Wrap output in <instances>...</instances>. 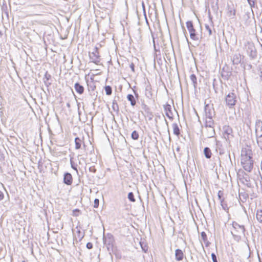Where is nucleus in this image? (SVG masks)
Listing matches in <instances>:
<instances>
[{
    "mask_svg": "<svg viewBox=\"0 0 262 262\" xmlns=\"http://www.w3.org/2000/svg\"><path fill=\"white\" fill-rule=\"evenodd\" d=\"M252 151L249 149H243L241 154V164L243 168L248 172H251L253 167Z\"/></svg>",
    "mask_w": 262,
    "mask_h": 262,
    "instance_id": "nucleus-1",
    "label": "nucleus"
},
{
    "mask_svg": "<svg viewBox=\"0 0 262 262\" xmlns=\"http://www.w3.org/2000/svg\"><path fill=\"white\" fill-rule=\"evenodd\" d=\"M232 227L233 230H231V233L233 235L234 239L236 241H239L241 239V235H244L245 232V228L244 226L240 225L236 222H233Z\"/></svg>",
    "mask_w": 262,
    "mask_h": 262,
    "instance_id": "nucleus-2",
    "label": "nucleus"
},
{
    "mask_svg": "<svg viewBox=\"0 0 262 262\" xmlns=\"http://www.w3.org/2000/svg\"><path fill=\"white\" fill-rule=\"evenodd\" d=\"M186 27L190 33L191 39L194 40H198V35L196 33L195 29L194 28L193 23L191 21L186 22Z\"/></svg>",
    "mask_w": 262,
    "mask_h": 262,
    "instance_id": "nucleus-3",
    "label": "nucleus"
},
{
    "mask_svg": "<svg viewBox=\"0 0 262 262\" xmlns=\"http://www.w3.org/2000/svg\"><path fill=\"white\" fill-rule=\"evenodd\" d=\"M226 104L229 107L234 106L236 102V97L234 93H229L225 98Z\"/></svg>",
    "mask_w": 262,
    "mask_h": 262,
    "instance_id": "nucleus-4",
    "label": "nucleus"
},
{
    "mask_svg": "<svg viewBox=\"0 0 262 262\" xmlns=\"http://www.w3.org/2000/svg\"><path fill=\"white\" fill-rule=\"evenodd\" d=\"M89 56L91 60L96 63L98 64L100 62V56L98 51V48H95L93 51L89 53Z\"/></svg>",
    "mask_w": 262,
    "mask_h": 262,
    "instance_id": "nucleus-5",
    "label": "nucleus"
},
{
    "mask_svg": "<svg viewBox=\"0 0 262 262\" xmlns=\"http://www.w3.org/2000/svg\"><path fill=\"white\" fill-rule=\"evenodd\" d=\"M223 135L225 139L227 140L232 138L233 136V130L231 127L228 125H225L223 128Z\"/></svg>",
    "mask_w": 262,
    "mask_h": 262,
    "instance_id": "nucleus-6",
    "label": "nucleus"
},
{
    "mask_svg": "<svg viewBox=\"0 0 262 262\" xmlns=\"http://www.w3.org/2000/svg\"><path fill=\"white\" fill-rule=\"evenodd\" d=\"M227 14L228 16L230 18L233 19L235 18L236 14V9L234 8L233 4H232L231 5H228Z\"/></svg>",
    "mask_w": 262,
    "mask_h": 262,
    "instance_id": "nucleus-7",
    "label": "nucleus"
},
{
    "mask_svg": "<svg viewBox=\"0 0 262 262\" xmlns=\"http://www.w3.org/2000/svg\"><path fill=\"white\" fill-rule=\"evenodd\" d=\"M255 134L256 136L262 135V121L259 120L257 121L256 122Z\"/></svg>",
    "mask_w": 262,
    "mask_h": 262,
    "instance_id": "nucleus-8",
    "label": "nucleus"
},
{
    "mask_svg": "<svg viewBox=\"0 0 262 262\" xmlns=\"http://www.w3.org/2000/svg\"><path fill=\"white\" fill-rule=\"evenodd\" d=\"M73 182L72 176L71 173L66 172L64 174L63 182L64 184L70 185L72 184Z\"/></svg>",
    "mask_w": 262,
    "mask_h": 262,
    "instance_id": "nucleus-9",
    "label": "nucleus"
},
{
    "mask_svg": "<svg viewBox=\"0 0 262 262\" xmlns=\"http://www.w3.org/2000/svg\"><path fill=\"white\" fill-rule=\"evenodd\" d=\"M103 242L105 244L112 246L114 242L113 236L111 234H107L105 236L103 237Z\"/></svg>",
    "mask_w": 262,
    "mask_h": 262,
    "instance_id": "nucleus-10",
    "label": "nucleus"
},
{
    "mask_svg": "<svg viewBox=\"0 0 262 262\" xmlns=\"http://www.w3.org/2000/svg\"><path fill=\"white\" fill-rule=\"evenodd\" d=\"M164 109L165 113V115L167 117L171 119L172 118V113L171 111V106L169 104L164 105Z\"/></svg>",
    "mask_w": 262,
    "mask_h": 262,
    "instance_id": "nucleus-11",
    "label": "nucleus"
},
{
    "mask_svg": "<svg viewBox=\"0 0 262 262\" xmlns=\"http://www.w3.org/2000/svg\"><path fill=\"white\" fill-rule=\"evenodd\" d=\"M233 64H239L242 60V56L239 53H235L231 58Z\"/></svg>",
    "mask_w": 262,
    "mask_h": 262,
    "instance_id": "nucleus-12",
    "label": "nucleus"
},
{
    "mask_svg": "<svg viewBox=\"0 0 262 262\" xmlns=\"http://www.w3.org/2000/svg\"><path fill=\"white\" fill-rule=\"evenodd\" d=\"M205 113L206 117H212L214 115L213 110H212L209 105H206L205 106Z\"/></svg>",
    "mask_w": 262,
    "mask_h": 262,
    "instance_id": "nucleus-13",
    "label": "nucleus"
},
{
    "mask_svg": "<svg viewBox=\"0 0 262 262\" xmlns=\"http://www.w3.org/2000/svg\"><path fill=\"white\" fill-rule=\"evenodd\" d=\"M74 88L76 92L79 94H83L84 92V87L80 84L78 82H76L74 85Z\"/></svg>",
    "mask_w": 262,
    "mask_h": 262,
    "instance_id": "nucleus-14",
    "label": "nucleus"
},
{
    "mask_svg": "<svg viewBox=\"0 0 262 262\" xmlns=\"http://www.w3.org/2000/svg\"><path fill=\"white\" fill-rule=\"evenodd\" d=\"M183 253L182 251L180 249H177L175 251V256H176V259L180 261L183 259Z\"/></svg>",
    "mask_w": 262,
    "mask_h": 262,
    "instance_id": "nucleus-15",
    "label": "nucleus"
},
{
    "mask_svg": "<svg viewBox=\"0 0 262 262\" xmlns=\"http://www.w3.org/2000/svg\"><path fill=\"white\" fill-rule=\"evenodd\" d=\"M215 135V130L213 127L207 128L206 136L207 138H212Z\"/></svg>",
    "mask_w": 262,
    "mask_h": 262,
    "instance_id": "nucleus-16",
    "label": "nucleus"
},
{
    "mask_svg": "<svg viewBox=\"0 0 262 262\" xmlns=\"http://www.w3.org/2000/svg\"><path fill=\"white\" fill-rule=\"evenodd\" d=\"M205 126L206 128L213 127L214 122L212 120V117H205Z\"/></svg>",
    "mask_w": 262,
    "mask_h": 262,
    "instance_id": "nucleus-17",
    "label": "nucleus"
},
{
    "mask_svg": "<svg viewBox=\"0 0 262 262\" xmlns=\"http://www.w3.org/2000/svg\"><path fill=\"white\" fill-rule=\"evenodd\" d=\"M172 128H173V134L175 135L179 136V135L180 134V129H179V127L178 124L176 123H173L172 124Z\"/></svg>",
    "mask_w": 262,
    "mask_h": 262,
    "instance_id": "nucleus-18",
    "label": "nucleus"
},
{
    "mask_svg": "<svg viewBox=\"0 0 262 262\" xmlns=\"http://www.w3.org/2000/svg\"><path fill=\"white\" fill-rule=\"evenodd\" d=\"M204 154L207 159H210L212 156V152L211 150L209 147H205L204 149Z\"/></svg>",
    "mask_w": 262,
    "mask_h": 262,
    "instance_id": "nucleus-19",
    "label": "nucleus"
},
{
    "mask_svg": "<svg viewBox=\"0 0 262 262\" xmlns=\"http://www.w3.org/2000/svg\"><path fill=\"white\" fill-rule=\"evenodd\" d=\"M127 100L130 102L132 106H135L136 104V101L134 98V96L132 94H128L127 96Z\"/></svg>",
    "mask_w": 262,
    "mask_h": 262,
    "instance_id": "nucleus-20",
    "label": "nucleus"
},
{
    "mask_svg": "<svg viewBox=\"0 0 262 262\" xmlns=\"http://www.w3.org/2000/svg\"><path fill=\"white\" fill-rule=\"evenodd\" d=\"M75 148L76 149H79L81 147L82 140L78 137L75 139Z\"/></svg>",
    "mask_w": 262,
    "mask_h": 262,
    "instance_id": "nucleus-21",
    "label": "nucleus"
},
{
    "mask_svg": "<svg viewBox=\"0 0 262 262\" xmlns=\"http://www.w3.org/2000/svg\"><path fill=\"white\" fill-rule=\"evenodd\" d=\"M190 78L192 82L194 88H195L197 85V79L195 75L193 74H191L190 76Z\"/></svg>",
    "mask_w": 262,
    "mask_h": 262,
    "instance_id": "nucleus-22",
    "label": "nucleus"
},
{
    "mask_svg": "<svg viewBox=\"0 0 262 262\" xmlns=\"http://www.w3.org/2000/svg\"><path fill=\"white\" fill-rule=\"evenodd\" d=\"M256 219L259 223H262V210L257 211Z\"/></svg>",
    "mask_w": 262,
    "mask_h": 262,
    "instance_id": "nucleus-23",
    "label": "nucleus"
},
{
    "mask_svg": "<svg viewBox=\"0 0 262 262\" xmlns=\"http://www.w3.org/2000/svg\"><path fill=\"white\" fill-rule=\"evenodd\" d=\"M220 202L221 205L222 207V208L224 210L228 211L229 208L228 207L227 203L225 202L224 200H222V201H220Z\"/></svg>",
    "mask_w": 262,
    "mask_h": 262,
    "instance_id": "nucleus-24",
    "label": "nucleus"
},
{
    "mask_svg": "<svg viewBox=\"0 0 262 262\" xmlns=\"http://www.w3.org/2000/svg\"><path fill=\"white\" fill-rule=\"evenodd\" d=\"M256 138L257 144L260 149H262V135L257 136Z\"/></svg>",
    "mask_w": 262,
    "mask_h": 262,
    "instance_id": "nucleus-25",
    "label": "nucleus"
},
{
    "mask_svg": "<svg viewBox=\"0 0 262 262\" xmlns=\"http://www.w3.org/2000/svg\"><path fill=\"white\" fill-rule=\"evenodd\" d=\"M201 236L202 239L203 241V242L204 243H207L206 245H207L208 242L207 241V235L205 233V232H202L201 234Z\"/></svg>",
    "mask_w": 262,
    "mask_h": 262,
    "instance_id": "nucleus-26",
    "label": "nucleus"
},
{
    "mask_svg": "<svg viewBox=\"0 0 262 262\" xmlns=\"http://www.w3.org/2000/svg\"><path fill=\"white\" fill-rule=\"evenodd\" d=\"M132 138L133 140H138L139 138V134L138 133L136 130H134L132 135H131Z\"/></svg>",
    "mask_w": 262,
    "mask_h": 262,
    "instance_id": "nucleus-27",
    "label": "nucleus"
},
{
    "mask_svg": "<svg viewBox=\"0 0 262 262\" xmlns=\"http://www.w3.org/2000/svg\"><path fill=\"white\" fill-rule=\"evenodd\" d=\"M105 91L107 95H110L112 93V88L108 85L105 87Z\"/></svg>",
    "mask_w": 262,
    "mask_h": 262,
    "instance_id": "nucleus-28",
    "label": "nucleus"
},
{
    "mask_svg": "<svg viewBox=\"0 0 262 262\" xmlns=\"http://www.w3.org/2000/svg\"><path fill=\"white\" fill-rule=\"evenodd\" d=\"M127 198L129 200L132 202H135L136 201L134 198V195L132 192L128 193Z\"/></svg>",
    "mask_w": 262,
    "mask_h": 262,
    "instance_id": "nucleus-29",
    "label": "nucleus"
},
{
    "mask_svg": "<svg viewBox=\"0 0 262 262\" xmlns=\"http://www.w3.org/2000/svg\"><path fill=\"white\" fill-rule=\"evenodd\" d=\"M205 27L206 30L208 32L209 35H211L212 34L211 28L210 27L209 25H207V24H205Z\"/></svg>",
    "mask_w": 262,
    "mask_h": 262,
    "instance_id": "nucleus-30",
    "label": "nucleus"
},
{
    "mask_svg": "<svg viewBox=\"0 0 262 262\" xmlns=\"http://www.w3.org/2000/svg\"><path fill=\"white\" fill-rule=\"evenodd\" d=\"M217 196H218L220 201H221L222 200H224V199L223 198V191L220 190L218 192Z\"/></svg>",
    "mask_w": 262,
    "mask_h": 262,
    "instance_id": "nucleus-31",
    "label": "nucleus"
},
{
    "mask_svg": "<svg viewBox=\"0 0 262 262\" xmlns=\"http://www.w3.org/2000/svg\"><path fill=\"white\" fill-rule=\"evenodd\" d=\"M249 5L250 7L252 8L254 7L255 6V0H247Z\"/></svg>",
    "mask_w": 262,
    "mask_h": 262,
    "instance_id": "nucleus-32",
    "label": "nucleus"
},
{
    "mask_svg": "<svg viewBox=\"0 0 262 262\" xmlns=\"http://www.w3.org/2000/svg\"><path fill=\"white\" fill-rule=\"evenodd\" d=\"M99 199H95L94 202V208H97L99 206Z\"/></svg>",
    "mask_w": 262,
    "mask_h": 262,
    "instance_id": "nucleus-33",
    "label": "nucleus"
},
{
    "mask_svg": "<svg viewBox=\"0 0 262 262\" xmlns=\"http://www.w3.org/2000/svg\"><path fill=\"white\" fill-rule=\"evenodd\" d=\"M70 163H71V165L72 168L73 169L75 170L77 172V171H78V170H77V167H76V166H75L74 165V162H73V161L72 160V159H70Z\"/></svg>",
    "mask_w": 262,
    "mask_h": 262,
    "instance_id": "nucleus-34",
    "label": "nucleus"
},
{
    "mask_svg": "<svg viewBox=\"0 0 262 262\" xmlns=\"http://www.w3.org/2000/svg\"><path fill=\"white\" fill-rule=\"evenodd\" d=\"M79 210L77 209H76L73 211L72 215L75 216H77L79 215Z\"/></svg>",
    "mask_w": 262,
    "mask_h": 262,
    "instance_id": "nucleus-35",
    "label": "nucleus"
},
{
    "mask_svg": "<svg viewBox=\"0 0 262 262\" xmlns=\"http://www.w3.org/2000/svg\"><path fill=\"white\" fill-rule=\"evenodd\" d=\"M211 257L213 262H217L216 256L214 253L211 254Z\"/></svg>",
    "mask_w": 262,
    "mask_h": 262,
    "instance_id": "nucleus-36",
    "label": "nucleus"
},
{
    "mask_svg": "<svg viewBox=\"0 0 262 262\" xmlns=\"http://www.w3.org/2000/svg\"><path fill=\"white\" fill-rule=\"evenodd\" d=\"M86 248L89 249H91L93 248V244L91 243H88L86 244Z\"/></svg>",
    "mask_w": 262,
    "mask_h": 262,
    "instance_id": "nucleus-37",
    "label": "nucleus"
},
{
    "mask_svg": "<svg viewBox=\"0 0 262 262\" xmlns=\"http://www.w3.org/2000/svg\"><path fill=\"white\" fill-rule=\"evenodd\" d=\"M129 67L130 68L132 71L133 72H135V66H134V64L132 62L130 64H129Z\"/></svg>",
    "mask_w": 262,
    "mask_h": 262,
    "instance_id": "nucleus-38",
    "label": "nucleus"
},
{
    "mask_svg": "<svg viewBox=\"0 0 262 262\" xmlns=\"http://www.w3.org/2000/svg\"><path fill=\"white\" fill-rule=\"evenodd\" d=\"M89 170L91 171V172H95L96 171V169L94 167H91L89 168Z\"/></svg>",
    "mask_w": 262,
    "mask_h": 262,
    "instance_id": "nucleus-39",
    "label": "nucleus"
},
{
    "mask_svg": "<svg viewBox=\"0 0 262 262\" xmlns=\"http://www.w3.org/2000/svg\"><path fill=\"white\" fill-rule=\"evenodd\" d=\"M4 198V194L3 193L0 191V201L2 200Z\"/></svg>",
    "mask_w": 262,
    "mask_h": 262,
    "instance_id": "nucleus-40",
    "label": "nucleus"
},
{
    "mask_svg": "<svg viewBox=\"0 0 262 262\" xmlns=\"http://www.w3.org/2000/svg\"><path fill=\"white\" fill-rule=\"evenodd\" d=\"M45 77L47 78V80H48L49 79V78L50 77V75H48L47 74H46Z\"/></svg>",
    "mask_w": 262,
    "mask_h": 262,
    "instance_id": "nucleus-41",
    "label": "nucleus"
},
{
    "mask_svg": "<svg viewBox=\"0 0 262 262\" xmlns=\"http://www.w3.org/2000/svg\"><path fill=\"white\" fill-rule=\"evenodd\" d=\"M261 47H262V39L260 41H258Z\"/></svg>",
    "mask_w": 262,
    "mask_h": 262,
    "instance_id": "nucleus-42",
    "label": "nucleus"
},
{
    "mask_svg": "<svg viewBox=\"0 0 262 262\" xmlns=\"http://www.w3.org/2000/svg\"><path fill=\"white\" fill-rule=\"evenodd\" d=\"M241 195H242V194H241V193H239V196H241Z\"/></svg>",
    "mask_w": 262,
    "mask_h": 262,
    "instance_id": "nucleus-43",
    "label": "nucleus"
}]
</instances>
